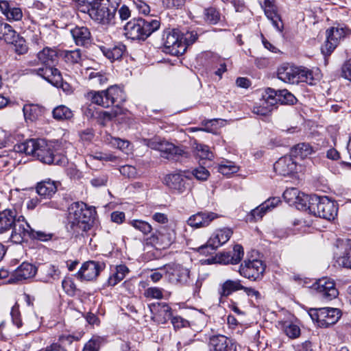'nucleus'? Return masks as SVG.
<instances>
[{
    "instance_id": "obj_1",
    "label": "nucleus",
    "mask_w": 351,
    "mask_h": 351,
    "mask_svg": "<svg viewBox=\"0 0 351 351\" xmlns=\"http://www.w3.org/2000/svg\"><path fill=\"white\" fill-rule=\"evenodd\" d=\"M17 152L32 155L44 164L63 165L66 162L64 156L56 153L51 144L44 139H29L14 145Z\"/></svg>"
},
{
    "instance_id": "obj_2",
    "label": "nucleus",
    "mask_w": 351,
    "mask_h": 351,
    "mask_svg": "<svg viewBox=\"0 0 351 351\" xmlns=\"http://www.w3.org/2000/svg\"><path fill=\"white\" fill-rule=\"evenodd\" d=\"M67 219V228L74 234H82L93 226V210L82 202H74L69 207Z\"/></svg>"
},
{
    "instance_id": "obj_3",
    "label": "nucleus",
    "mask_w": 351,
    "mask_h": 351,
    "mask_svg": "<svg viewBox=\"0 0 351 351\" xmlns=\"http://www.w3.org/2000/svg\"><path fill=\"white\" fill-rule=\"evenodd\" d=\"M26 226L23 215H19L14 208H6L0 211V234L10 232V240L14 243H20Z\"/></svg>"
},
{
    "instance_id": "obj_4",
    "label": "nucleus",
    "mask_w": 351,
    "mask_h": 351,
    "mask_svg": "<svg viewBox=\"0 0 351 351\" xmlns=\"http://www.w3.org/2000/svg\"><path fill=\"white\" fill-rule=\"evenodd\" d=\"M277 75L278 79L285 83L298 84L300 82H304L312 84L313 81L311 71L289 63L280 65L278 69Z\"/></svg>"
},
{
    "instance_id": "obj_5",
    "label": "nucleus",
    "mask_w": 351,
    "mask_h": 351,
    "mask_svg": "<svg viewBox=\"0 0 351 351\" xmlns=\"http://www.w3.org/2000/svg\"><path fill=\"white\" fill-rule=\"evenodd\" d=\"M308 209L315 216L332 220L337 215L338 208L337 204L326 196L311 195L309 199Z\"/></svg>"
},
{
    "instance_id": "obj_6",
    "label": "nucleus",
    "mask_w": 351,
    "mask_h": 351,
    "mask_svg": "<svg viewBox=\"0 0 351 351\" xmlns=\"http://www.w3.org/2000/svg\"><path fill=\"white\" fill-rule=\"evenodd\" d=\"M144 145L160 152V156L168 160H178L180 157L187 158L189 154L181 147L176 146L160 137L143 139Z\"/></svg>"
},
{
    "instance_id": "obj_7",
    "label": "nucleus",
    "mask_w": 351,
    "mask_h": 351,
    "mask_svg": "<svg viewBox=\"0 0 351 351\" xmlns=\"http://www.w3.org/2000/svg\"><path fill=\"white\" fill-rule=\"evenodd\" d=\"M105 97L107 98L108 107L115 105V108L110 111H104L101 115L104 119L111 120L122 113V109L120 105L122 104L126 99L123 90L118 86H112L105 90Z\"/></svg>"
},
{
    "instance_id": "obj_8",
    "label": "nucleus",
    "mask_w": 351,
    "mask_h": 351,
    "mask_svg": "<svg viewBox=\"0 0 351 351\" xmlns=\"http://www.w3.org/2000/svg\"><path fill=\"white\" fill-rule=\"evenodd\" d=\"M308 315L313 322H317L318 326L327 328L337 322L341 317V311L335 308H321L311 309Z\"/></svg>"
},
{
    "instance_id": "obj_9",
    "label": "nucleus",
    "mask_w": 351,
    "mask_h": 351,
    "mask_svg": "<svg viewBox=\"0 0 351 351\" xmlns=\"http://www.w3.org/2000/svg\"><path fill=\"white\" fill-rule=\"evenodd\" d=\"M165 52L173 56L182 55L186 49V45L182 41L180 33L176 30H165L162 35Z\"/></svg>"
},
{
    "instance_id": "obj_10",
    "label": "nucleus",
    "mask_w": 351,
    "mask_h": 351,
    "mask_svg": "<svg viewBox=\"0 0 351 351\" xmlns=\"http://www.w3.org/2000/svg\"><path fill=\"white\" fill-rule=\"evenodd\" d=\"M265 269L263 261L258 259L245 260L239 268V273L243 277L256 281L262 278Z\"/></svg>"
},
{
    "instance_id": "obj_11",
    "label": "nucleus",
    "mask_w": 351,
    "mask_h": 351,
    "mask_svg": "<svg viewBox=\"0 0 351 351\" xmlns=\"http://www.w3.org/2000/svg\"><path fill=\"white\" fill-rule=\"evenodd\" d=\"M337 251L335 252V263L339 266L351 269V239H337Z\"/></svg>"
},
{
    "instance_id": "obj_12",
    "label": "nucleus",
    "mask_w": 351,
    "mask_h": 351,
    "mask_svg": "<svg viewBox=\"0 0 351 351\" xmlns=\"http://www.w3.org/2000/svg\"><path fill=\"white\" fill-rule=\"evenodd\" d=\"M313 286L320 295V297L326 301H330L336 298L339 295V291L335 287L334 280L328 277H324L317 280Z\"/></svg>"
},
{
    "instance_id": "obj_13",
    "label": "nucleus",
    "mask_w": 351,
    "mask_h": 351,
    "mask_svg": "<svg viewBox=\"0 0 351 351\" xmlns=\"http://www.w3.org/2000/svg\"><path fill=\"white\" fill-rule=\"evenodd\" d=\"M105 267L104 263L94 261H86L82 264L80 269L75 274L80 280H93Z\"/></svg>"
},
{
    "instance_id": "obj_14",
    "label": "nucleus",
    "mask_w": 351,
    "mask_h": 351,
    "mask_svg": "<svg viewBox=\"0 0 351 351\" xmlns=\"http://www.w3.org/2000/svg\"><path fill=\"white\" fill-rule=\"evenodd\" d=\"M165 274L171 283L186 285L190 278L189 269L180 264L169 265Z\"/></svg>"
},
{
    "instance_id": "obj_15",
    "label": "nucleus",
    "mask_w": 351,
    "mask_h": 351,
    "mask_svg": "<svg viewBox=\"0 0 351 351\" xmlns=\"http://www.w3.org/2000/svg\"><path fill=\"white\" fill-rule=\"evenodd\" d=\"M346 36V31L342 27H331L326 31V40L322 47V51L324 55H330L339 43L340 40Z\"/></svg>"
},
{
    "instance_id": "obj_16",
    "label": "nucleus",
    "mask_w": 351,
    "mask_h": 351,
    "mask_svg": "<svg viewBox=\"0 0 351 351\" xmlns=\"http://www.w3.org/2000/svg\"><path fill=\"white\" fill-rule=\"evenodd\" d=\"M186 178L181 172H173L164 177L163 184L173 193L182 194L186 190Z\"/></svg>"
},
{
    "instance_id": "obj_17",
    "label": "nucleus",
    "mask_w": 351,
    "mask_h": 351,
    "mask_svg": "<svg viewBox=\"0 0 351 351\" xmlns=\"http://www.w3.org/2000/svg\"><path fill=\"white\" fill-rule=\"evenodd\" d=\"M115 13V8L109 9L106 6L95 3L93 9L90 11V17L99 23L108 25L113 23Z\"/></svg>"
},
{
    "instance_id": "obj_18",
    "label": "nucleus",
    "mask_w": 351,
    "mask_h": 351,
    "mask_svg": "<svg viewBox=\"0 0 351 351\" xmlns=\"http://www.w3.org/2000/svg\"><path fill=\"white\" fill-rule=\"evenodd\" d=\"M208 345L215 351H237L236 342L221 335L210 337Z\"/></svg>"
},
{
    "instance_id": "obj_19",
    "label": "nucleus",
    "mask_w": 351,
    "mask_h": 351,
    "mask_svg": "<svg viewBox=\"0 0 351 351\" xmlns=\"http://www.w3.org/2000/svg\"><path fill=\"white\" fill-rule=\"evenodd\" d=\"M273 93L274 92L271 91V88H267L260 104L254 106L253 113L257 115L266 116L276 108V100L271 98V94Z\"/></svg>"
},
{
    "instance_id": "obj_20",
    "label": "nucleus",
    "mask_w": 351,
    "mask_h": 351,
    "mask_svg": "<svg viewBox=\"0 0 351 351\" xmlns=\"http://www.w3.org/2000/svg\"><path fill=\"white\" fill-rule=\"evenodd\" d=\"M232 234V231L229 228H223L216 232L215 234L208 241L206 246H202L199 248L200 253H205V250L210 247L212 250L217 248L221 245L226 243Z\"/></svg>"
},
{
    "instance_id": "obj_21",
    "label": "nucleus",
    "mask_w": 351,
    "mask_h": 351,
    "mask_svg": "<svg viewBox=\"0 0 351 351\" xmlns=\"http://www.w3.org/2000/svg\"><path fill=\"white\" fill-rule=\"evenodd\" d=\"M217 217V214L213 212H198L188 219L187 224L195 228H204L208 226Z\"/></svg>"
},
{
    "instance_id": "obj_22",
    "label": "nucleus",
    "mask_w": 351,
    "mask_h": 351,
    "mask_svg": "<svg viewBox=\"0 0 351 351\" xmlns=\"http://www.w3.org/2000/svg\"><path fill=\"white\" fill-rule=\"evenodd\" d=\"M37 268L32 264L23 262L14 271L12 276L8 280L9 283L21 281L35 276Z\"/></svg>"
},
{
    "instance_id": "obj_23",
    "label": "nucleus",
    "mask_w": 351,
    "mask_h": 351,
    "mask_svg": "<svg viewBox=\"0 0 351 351\" xmlns=\"http://www.w3.org/2000/svg\"><path fill=\"white\" fill-rule=\"evenodd\" d=\"M0 10L9 21H21L23 16L21 8L7 0H0Z\"/></svg>"
},
{
    "instance_id": "obj_24",
    "label": "nucleus",
    "mask_w": 351,
    "mask_h": 351,
    "mask_svg": "<svg viewBox=\"0 0 351 351\" xmlns=\"http://www.w3.org/2000/svg\"><path fill=\"white\" fill-rule=\"evenodd\" d=\"M293 156H285L280 158L274 165L275 171L282 176H289L296 171L297 162Z\"/></svg>"
},
{
    "instance_id": "obj_25",
    "label": "nucleus",
    "mask_w": 351,
    "mask_h": 351,
    "mask_svg": "<svg viewBox=\"0 0 351 351\" xmlns=\"http://www.w3.org/2000/svg\"><path fill=\"white\" fill-rule=\"evenodd\" d=\"M60 183L49 178L37 183L36 191L43 199H51L57 192Z\"/></svg>"
},
{
    "instance_id": "obj_26",
    "label": "nucleus",
    "mask_w": 351,
    "mask_h": 351,
    "mask_svg": "<svg viewBox=\"0 0 351 351\" xmlns=\"http://www.w3.org/2000/svg\"><path fill=\"white\" fill-rule=\"evenodd\" d=\"M261 8L264 10L265 14L271 22L274 27L281 31L282 27L280 16L276 12V6L274 4V0H259Z\"/></svg>"
},
{
    "instance_id": "obj_27",
    "label": "nucleus",
    "mask_w": 351,
    "mask_h": 351,
    "mask_svg": "<svg viewBox=\"0 0 351 351\" xmlns=\"http://www.w3.org/2000/svg\"><path fill=\"white\" fill-rule=\"evenodd\" d=\"M36 73L50 84L58 86L62 80L60 71L53 64L45 65L36 70Z\"/></svg>"
},
{
    "instance_id": "obj_28",
    "label": "nucleus",
    "mask_w": 351,
    "mask_h": 351,
    "mask_svg": "<svg viewBox=\"0 0 351 351\" xmlns=\"http://www.w3.org/2000/svg\"><path fill=\"white\" fill-rule=\"evenodd\" d=\"M140 18L130 21L124 26L125 36L132 40H143Z\"/></svg>"
},
{
    "instance_id": "obj_29",
    "label": "nucleus",
    "mask_w": 351,
    "mask_h": 351,
    "mask_svg": "<svg viewBox=\"0 0 351 351\" xmlns=\"http://www.w3.org/2000/svg\"><path fill=\"white\" fill-rule=\"evenodd\" d=\"M142 28L143 40H145L152 33L158 30L160 26V22L156 19L147 16L145 19L140 18Z\"/></svg>"
},
{
    "instance_id": "obj_30",
    "label": "nucleus",
    "mask_w": 351,
    "mask_h": 351,
    "mask_svg": "<svg viewBox=\"0 0 351 351\" xmlns=\"http://www.w3.org/2000/svg\"><path fill=\"white\" fill-rule=\"evenodd\" d=\"M26 226L24 232V237H22L21 241H20V243L27 241L28 239H36L41 241H47L52 238V234L46 233L43 231H35L33 230L29 223L26 221Z\"/></svg>"
},
{
    "instance_id": "obj_31",
    "label": "nucleus",
    "mask_w": 351,
    "mask_h": 351,
    "mask_svg": "<svg viewBox=\"0 0 351 351\" xmlns=\"http://www.w3.org/2000/svg\"><path fill=\"white\" fill-rule=\"evenodd\" d=\"M40 280L45 282H51L59 279L60 271L57 267L51 264H44L40 269Z\"/></svg>"
},
{
    "instance_id": "obj_32",
    "label": "nucleus",
    "mask_w": 351,
    "mask_h": 351,
    "mask_svg": "<svg viewBox=\"0 0 351 351\" xmlns=\"http://www.w3.org/2000/svg\"><path fill=\"white\" fill-rule=\"evenodd\" d=\"M71 34L77 45L84 46L90 43V33L86 27H76L71 30Z\"/></svg>"
},
{
    "instance_id": "obj_33",
    "label": "nucleus",
    "mask_w": 351,
    "mask_h": 351,
    "mask_svg": "<svg viewBox=\"0 0 351 351\" xmlns=\"http://www.w3.org/2000/svg\"><path fill=\"white\" fill-rule=\"evenodd\" d=\"M244 288L241 284V281L239 280H227L221 285L219 289V294L220 295V302L222 298L228 297L231 295L233 292L242 290Z\"/></svg>"
},
{
    "instance_id": "obj_34",
    "label": "nucleus",
    "mask_w": 351,
    "mask_h": 351,
    "mask_svg": "<svg viewBox=\"0 0 351 351\" xmlns=\"http://www.w3.org/2000/svg\"><path fill=\"white\" fill-rule=\"evenodd\" d=\"M103 54L112 62L120 59L125 51V46L119 44L112 47L101 46Z\"/></svg>"
},
{
    "instance_id": "obj_35",
    "label": "nucleus",
    "mask_w": 351,
    "mask_h": 351,
    "mask_svg": "<svg viewBox=\"0 0 351 351\" xmlns=\"http://www.w3.org/2000/svg\"><path fill=\"white\" fill-rule=\"evenodd\" d=\"M23 111L25 119L34 121L43 117L45 108L38 104H29L23 106Z\"/></svg>"
},
{
    "instance_id": "obj_36",
    "label": "nucleus",
    "mask_w": 351,
    "mask_h": 351,
    "mask_svg": "<svg viewBox=\"0 0 351 351\" xmlns=\"http://www.w3.org/2000/svg\"><path fill=\"white\" fill-rule=\"evenodd\" d=\"M271 91L274 92L271 98L276 100V106L278 104H293L297 100L295 97L286 89L276 91L271 88Z\"/></svg>"
},
{
    "instance_id": "obj_37",
    "label": "nucleus",
    "mask_w": 351,
    "mask_h": 351,
    "mask_svg": "<svg viewBox=\"0 0 351 351\" xmlns=\"http://www.w3.org/2000/svg\"><path fill=\"white\" fill-rule=\"evenodd\" d=\"M154 308L157 311L155 317L156 321L160 324H165L172 317L171 308L166 303H158L154 305Z\"/></svg>"
},
{
    "instance_id": "obj_38",
    "label": "nucleus",
    "mask_w": 351,
    "mask_h": 351,
    "mask_svg": "<svg viewBox=\"0 0 351 351\" xmlns=\"http://www.w3.org/2000/svg\"><path fill=\"white\" fill-rule=\"evenodd\" d=\"M57 57V51L49 47L43 48L37 54L38 60L44 65L53 64Z\"/></svg>"
},
{
    "instance_id": "obj_39",
    "label": "nucleus",
    "mask_w": 351,
    "mask_h": 351,
    "mask_svg": "<svg viewBox=\"0 0 351 351\" xmlns=\"http://www.w3.org/2000/svg\"><path fill=\"white\" fill-rule=\"evenodd\" d=\"M314 152L313 148L306 143H302L294 146L291 150L292 156L296 158L304 159Z\"/></svg>"
},
{
    "instance_id": "obj_40",
    "label": "nucleus",
    "mask_w": 351,
    "mask_h": 351,
    "mask_svg": "<svg viewBox=\"0 0 351 351\" xmlns=\"http://www.w3.org/2000/svg\"><path fill=\"white\" fill-rule=\"evenodd\" d=\"M129 271V269L125 265H117L115 268V271L110 276L108 280V285L115 286L124 279Z\"/></svg>"
},
{
    "instance_id": "obj_41",
    "label": "nucleus",
    "mask_w": 351,
    "mask_h": 351,
    "mask_svg": "<svg viewBox=\"0 0 351 351\" xmlns=\"http://www.w3.org/2000/svg\"><path fill=\"white\" fill-rule=\"evenodd\" d=\"M18 35L11 25L6 23H0V39H3L8 43L12 42Z\"/></svg>"
},
{
    "instance_id": "obj_42",
    "label": "nucleus",
    "mask_w": 351,
    "mask_h": 351,
    "mask_svg": "<svg viewBox=\"0 0 351 351\" xmlns=\"http://www.w3.org/2000/svg\"><path fill=\"white\" fill-rule=\"evenodd\" d=\"M53 117L58 121H64L71 119L73 116V112L68 107L60 105L56 107L53 111Z\"/></svg>"
},
{
    "instance_id": "obj_43",
    "label": "nucleus",
    "mask_w": 351,
    "mask_h": 351,
    "mask_svg": "<svg viewBox=\"0 0 351 351\" xmlns=\"http://www.w3.org/2000/svg\"><path fill=\"white\" fill-rule=\"evenodd\" d=\"M87 98L92 103L101 106L104 108H108L107 98L105 97V90L103 91H90L87 93Z\"/></svg>"
},
{
    "instance_id": "obj_44",
    "label": "nucleus",
    "mask_w": 351,
    "mask_h": 351,
    "mask_svg": "<svg viewBox=\"0 0 351 351\" xmlns=\"http://www.w3.org/2000/svg\"><path fill=\"white\" fill-rule=\"evenodd\" d=\"M158 242L162 245V247H169L176 239V232L173 230L160 231L157 236Z\"/></svg>"
},
{
    "instance_id": "obj_45",
    "label": "nucleus",
    "mask_w": 351,
    "mask_h": 351,
    "mask_svg": "<svg viewBox=\"0 0 351 351\" xmlns=\"http://www.w3.org/2000/svg\"><path fill=\"white\" fill-rule=\"evenodd\" d=\"M204 19L207 23L215 25L220 21L221 14L215 8L210 7L204 9Z\"/></svg>"
},
{
    "instance_id": "obj_46",
    "label": "nucleus",
    "mask_w": 351,
    "mask_h": 351,
    "mask_svg": "<svg viewBox=\"0 0 351 351\" xmlns=\"http://www.w3.org/2000/svg\"><path fill=\"white\" fill-rule=\"evenodd\" d=\"M8 43L12 44L13 50L19 55L25 54L28 51V46L25 40L19 35L16 36L12 42Z\"/></svg>"
},
{
    "instance_id": "obj_47",
    "label": "nucleus",
    "mask_w": 351,
    "mask_h": 351,
    "mask_svg": "<svg viewBox=\"0 0 351 351\" xmlns=\"http://www.w3.org/2000/svg\"><path fill=\"white\" fill-rule=\"evenodd\" d=\"M267 212V206L261 204L260 206L252 210L249 215H247V220L250 222L260 220Z\"/></svg>"
},
{
    "instance_id": "obj_48",
    "label": "nucleus",
    "mask_w": 351,
    "mask_h": 351,
    "mask_svg": "<svg viewBox=\"0 0 351 351\" xmlns=\"http://www.w3.org/2000/svg\"><path fill=\"white\" fill-rule=\"evenodd\" d=\"M106 141L111 144L112 146L119 149L120 150L125 152L128 149L130 142L126 140H123L119 138H115L110 135L106 136Z\"/></svg>"
},
{
    "instance_id": "obj_49",
    "label": "nucleus",
    "mask_w": 351,
    "mask_h": 351,
    "mask_svg": "<svg viewBox=\"0 0 351 351\" xmlns=\"http://www.w3.org/2000/svg\"><path fill=\"white\" fill-rule=\"evenodd\" d=\"M130 225L136 230L144 234H147L152 230V226L147 221L138 219H134L130 222Z\"/></svg>"
},
{
    "instance_id": "obj_50",
    "label": "nucleus",
    "mask_w": 351,
    "mask_h": 351,
    "mask_svg": "<svg viewBox=\"0 0 351 351\" xmlns=\"http://www.w3.org/2000/svg\"><path fill=\"white\" fill-rule=\"evenodd\" d=\"M283 330L285 333L290 338L295 339L300 335V329L296 324L285 322L283 325Z\"/></svg>"
},
{
    "instance_id": "obj_51",
    "label": "nucleus",
    "mask_w": 351,
    "mask_h": 351,
    "mask_svg": "<svg viewBox=\"0 0 351 351\" xmlns=\"http://www.w3.org/2000/svg\"><path fill=\"white\" fill-rule=\"evenodd\" d=\"M196 155L200 159L211 160L213 157L209 147L203 144H197L195 147Z\"/></svg>"
},
{
    "instance_id": "obj_52",
    "label": "nucleus",
    "mask_w": 351,
    "mask_h": 351,
    "mask_svg": "<svg viewBox=\"0 0 351 351\" xmlns=\"http://www.w3.org/2000/svg\"><path fill=\"white\" fill-rule=\"evenodd\" d=\"M218 170L219 172L223 175L228 176L237 172L239 167L236 166L234 162L231 161H226L219 165Z\"/></svg>"
},
{
    "instance_id": "obj_53",
    "label": "nucleus",
    "mask_w": 351,
    "mask_h": 351,
    "mask_svg": "<svg viewBox=\"0 0 351 351\" xmlns=\"http://www.w3.org/2000/svg\"><path fill=\"white\" fill-rule=\"evenodd\" d=\"M89 80H91L92 84L101 86L107 83L108 78L105 73L92 71L89 74Z\"/></svg>"
},
{
    "instance_id": "obj_54",
    "label": "nucleus",
    "mask_w": 351,
    "mask_h": 351,
    "mask_svg": "<svg viewBox=\"0 0 351 351\" xmlns=\"http://www.w3.org/2000/svg\"><path fill=\"white\" fill-rule=\"evenodd\" d=\"M283 198L288 203L293 204V202H298V200L300 198V194L297 189L291 188L287 189L283 193Z\"/></svg>"
},
{
    "instance_id": "obj_55",
    "label": "nucleus",
    "mask_w": 351,
    "mask_h": 351,
    "mask_svg": "<svg viewBox=\"0 0 351 351\" xmlns=\"http://www.w3.org/2000/svg\"><path fill=\"white\" fill-rule=\"evenodd\" d=\"M143 295L147 298L160 300L163 298V289L158 287H149L145 290Z\"/></svg>"
},
{
    "instance_id": "obj_56",
    "label": "nucleus",
    "mask_w": 351,
    "mask_h": 351,
    "mask_svg": "<svg viewBox=\"0 0 351 351\" xmlns=\"http://www.w3.org/2000/svg\"><path fill=\"white\" fill-rule=\"evenodd\" d=\"M65 61L71 64L78 63L81 60L80 49L69 51L64 55Z\"/></svg>"
},
{
    "instance_id": "obj_57",
    "label": "nucleus",
    "mask_w": 351,
    "mask_h": 351,
    "mask_svg": "<svg viewBox=\"0 0 351 351\" xmlns=\"http://www.w3.org/2000/svg\"><path fill=\"white\" fill-rule=\"evenodd\" d=\"M62 287L69 295H73L76 291V286L70 278H65L62 282Z\"/></svg>"
},
{
    "instance_id": "obj_58",
    "label": "nucleus",
    "mask_w": 351,
    "mask_h": 351,
    "mask_svg": "<svg viewBox=\"0 0 351 351\" xmlns=\"http://www.w3.org/2000/svg\"><path fill=\"white\" fill-rule=\"evenodd\" d=\"M192 173L199 180H206L210 175L209 171L202 166L195 169Z\"/></svg>"
},
{
    "instance_id": "obj_59",
    "label": "nucleus",
    "mask_w": 351,
    "mask_h": 351,
    "mask_svg": "<svg viewBox=\"0 0 351 351\" xmlns=\"http://www.w3.org/2000/svg\"><path fill=\"white\" fill-rule=\"evenodd\" d=\"M233 265L239 263L243 256V249L241 245L237 244L234 246L232 252Z\"/></svg>"
},
{
    "instance_id": "obj_60",
    "label": "nucleus",
    "mask_w": 351,
    "mask_h": 351,
    "mask_svg": "<svg viewBox=\"0 0 351 351\" xmlns=\"http://www.w3.org/2000/svg\"><path fill=\"white\" fill-rule=\"evenodd\" d=\"M120 173L128 178H132L136 175V169L131 165H124L120 168Z\"/></svg>"
},
{
    "instance_id": "obj_61",
    "label": "nucleus",
    "mask_w": 351,
    "mask_h": 351,
    "mask_svg": "<svg viewBox=\"0 0 351 351\" xmlns=\"http://www.w3.org/2000/svg\"><path fill=\"white\" fill-rule=\"evenodd\" d=\"M311 196H308L305 195L304 193H302L300 195V198L298 200V202H293L299 209L308 208V206H309V199Z\"/></svg>"
},
{
    "instance_id": "obj_62",
    "label": "nucleus",
    "mask_w": 351,
    "mask_h": 351,
    "mask_svg": "<svg viewBox=\"0 0 351 351\" xmlns=\"http://www.w3.org/2000/svg\"><path fill=\"white\" fill-rule=\"evenodd\" d=\"M186 0H162L163 5L167 8H182Z\"/></svg>"
},
{
    "instance_id": "obj_63",
    "label": "nucleus",
    "mask_w": 351,
    "mask_h": 351,
    "mask_svg": "<svg viewBox=\"0 0 351 351\" xmlns=\"http://www.w3.org/2000/svg\"><path fill=\"white\" fill-rule=\"evenodd\" d=\"M80 338L71 335H62L59 337L58 341L64 346L70 345L73 341H78Z\"/></svg>"
},
{
    "instance_id": "obj_64",
    "label": "nucleus",
    "mask_w": 351,
    "mask_h": 351,
    "mask_svg": "<svg viewBox=\"0 0 351 351\" xmlns=\"http://www.w3.org/2000/svg\"><path fill=\"white\" fill-rule=\"evenodd\" d=\"M342 76L351 82V58L343 64L342 67Z\"/></svg>"
}]
</instances>
